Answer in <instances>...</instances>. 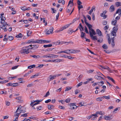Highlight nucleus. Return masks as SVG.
Segmentation results:
<instances>
[{"instance_id": "f257e3e1", "label": "nucleus", "mask_w": 121, "mask_h": 121, "mask_svg": "<svg viewBox=\"0 0 121 121\" xmlns=\"http://www.w3.org/2000/svg\"><path fill=\"white\" fill-rule=\"evenodd\" d=\"M22 109H21L20 110V112H19V113H16L14 114V118L15 121H17L18 120V118L19 117V116L21 113H24L26 112V109L25 107H23Z\"/></svg>"}, {"instance_id": "f03ea898", "label": "nucleus", "mask_w": 121, "mask_h": 121, "mask_svg": "<svg viewBox=\"0 0 121 121\" xmlns=\"http://www.w3.org/2000/svg\"><path fill=\"white\" fill-rule=\"evenodd\" d=\"M48 55H44L42 56L43 57L49 58L50 59L55 58L58 57V55H55L52 54H49Z\"/></svg>"}, {"instance_id": "7ed1b4c3", "label": "nucleus", "mask_w": 121, "mask_h": 121, "mask_svg": "<svg viewBox=\"0 0 121 121\" xmlns=\"http://www.w3.org/2000/svg\"><path fill=\"white\" fill-rule=\"evenodd\" d=\"M117 26H118L117 25L113 28L112 31L111 32V34L112 35L114 36H116V33L117 32L118 30Z\"/></svg>"}, {"instance_id": "20e7f679", "label": "nucleus", "mask_w": 121, "mask_h": 121, "mask_svg": "<svg viewBox=\"0 0 121 121\" xmlns=\"http://www.w3.org/2000/svg\"><path fill=\"white\" fill-rule=\"evenodd\" d=\"M75 104L76 103H70L69 104V105L70 106L69 109L71 110L76 109L78 106H77Z\"/></svg>"}, {"instance_id": "39448f33", "label": "nucleus", "mask_w": 121, "mask_h": 121, "mask_svg": "<svg viewBox=\"0 0 121 121\" xmlns=\"http://www.w3.org/2000/svg\"><path fill=\"white\" fill-rule=\"evenodd\" d=\"M22 54H27L29 53V51L26 47H23L21 50Z\"/></svg>"}, {"instance_id": "423d86ee", "label": "nucleus", "mask_w": 121, "mask_h": 121, "mask_svg": "<svg viewBox=\"0 0 121 121\" xmlns=\"http://www.w3.org/2000/svg\"><path fill=\"white\" fill-rule=\"evenodd\" d=\"M64 43L63 41L60 42V40H58L57 41L52 42V43L56 45L62 44Z\"/></svg>"}, {"instance_id": "0eeeda50", "label": "nucleus", "mask_w": 121, "mask_h": 121, "mask_svg": "<svg viewBox=\"0 0 121 121\" xmlns=\"http://www.w3.org/2000/svg\"><path fill=\"white\" fill-rule=\"evenodd\" d=\"M4 15V13H3L0 15V17L1 18L0 23L2 24L4 22V20H5V18L3 15Z\"/></svg>"}, {"instance_id": "6e6552de", "label": "nucleus", "mask_w": 121, "mask_h": 121, "mask_svg": "<svg viewBox=\"0 0 121 121\" xmlns=\"http://www.w3.org/2000/svg\"><path fill=\"white\" fill-rule=\"evenodd\" d=\"M56 77V76H55V75H54L53 76L52 75H50L49 77L48 78L47 80L48 81H50L54 79Z\"/></svg>"}, {"instance_id": "1a4fd4ad", "label": "nucleus", "mask_w": 121, "mask_h": 121, "mask_svg": "<svg viewBox=\"0 0 121 121\" xmlns=\"http://www.w3.org/2000/svg\"><path fill=\"white\" fill-rule=\"evenodd\" d=\"M107 12V11L106 10H105L103 11V12L101 14L100 16L104 18V19L106 18L107 16V15H105Z\"/></svg>"}, {"instance_id": "9d476101", "label": "nucleus", "mask_w": 121, "mask_h": 121, "mask_svg": "<svg viewBox=\"0 0 121 121\" xmlns=\"http://www.w3.org/2000/svg\"><path fill=\"white\" fill-rule=\"evenodd\" d=\"M69 51H70L69 52L70 53H75L78 52L80 51V50H75L74 49H69Z\"/></svg>"}, {"instance_id": "9b49d317", "label": "nucleus", "mask_w": 121, "mask_h": 121, "mask_svg": "<svg viewBox=\"0 0 121 121\" xmlns=\"http://www.w3.org/2000/svg\"><path fill=\"white\" fill-rule=\"evenodd\" d=\"M53 27H51L50 28V29L46 32V34H49L51 33H52L53 31Z\"/></svg>"}, {"instance_id": "f8f14e48", "label": "nucleus", "mask_w": 121, "mask_h": 121, "mask_svg": "<svg viewBox=\"0 0 121 121\" xmlns=\"http://www.w3.org/2000/svg\"><path fill=\"white\" fill-rule=\"evenodd\" d=\"M95 78L98 80H101L104 79V78L101 76L97 75H95Z\"/></svg>"}, {"instance_id": "ddd939ff", "label": "nucleus", "mask_w": 121, "mask_h": 121, "mask_svg": "<svg viewBox=\"0 0 121 121\" xmlns=\"http://www.w3.org/2000/svg\"><path fill=\"white\" fill-rule=\"evenodd\" d=\"M42 40L41 39H36L35 40L34 39V43H42Z\"/></svg>"}, {"instance_id": "4468645a", "label": "nucleus", "mask_w": 121, "mask_h": 121, "mask_svg": "<svg viewBox=\"0 0 121 121\" xmlns=\"http://www.w3.org/2000/svg\"><path fill=\"white\" fill-rule=\"evenodd\" d=\"M90 35L92 39L93 40H97V39L96 37L95 36H94L93 35H92V34L91 32L90 31Z\"/></svg>"}, {"instance_id": "2eb2a0df", "label": "nucleus", "mask_w": 121, "mask_h": 121, "mask_svg": "<svg viewBox=\"0 0 121 121\" xmlns=\"http://www.w3.org/2000/svg\"><path fill=\"white\" fill-rule=\"evenodd\" d=\"M39 47L38 45H32V49L36 50Z\"/></svg>"}, {"instance_id": "dca6fc26", "label": "nucleus", "mask_w": 121, "mask_h": 121, "mask_svg": "<svg viewBox=\"0 0 121 121\" xmlns=\"http://www.w3.org/2000/svg\"><path fill=\"white\" fill-rule=\"evenodd\" d=\"M109 9L110 11L111 12H112L114 11L115 9L114 6L113 5H111L109 8Z\"/></svg>"}, {"instance_id": "f3484780", "label": "nucleus", "mask_w": 121, "mask_h": 121, "mask_svg": "<svg viewBox=\"0 0 121 121\" xmlns=\"http://www.w3.org/2000/svg\"><path fill=\"white\" fill-rule=\"evenodd\" d=\"M96 32L97 34H98L99 36H101L102 35V33L101 32L99 29H97L96 30Z\"/></svg>"}, {"instance_id": "a211bd4d", "label": "nucleus", "mask_w": 121, "mask_h": 121, "mask_svg": "<svg viewBox=\"0 0 121 121\" xmlns=\"http://www.w3.org/2000/svg\"><path fill=\"white\" fill-rule=\"evenodd\" d=\"M86 25L88 28V29L89 30V33H90V31L91 32V29H92V26L91 24H89V23L86 24Z\"/></svg>"}, {"instance_id": "6ab92c4d", "label": "nucleus", "mask_w": 121, "mask_h": 121, "mask_svg": "<svg viewBox=\"0 0 121 121\" xmlns=\"http://www.w3.org/2000/svg\"><path fill=\"white\" fill-rule=\"evenodd\" d=\"M51 42L50 41H48L46 40H42V43L43 44L44 43H50Z\"/></svg>"}, {"instance_id": "aec40b11", "label": "nucleus", "mask_w": 121, "mask_h": 121, "mask_svg": "<svg viewBox=\"0 0 121 121\" xmlns=\"http://www.w3.org/2000/svg\"><path fill=\"white\" fill-rule=\"evenodd\" d=\"M54 107V106L53 105L50 104L48 105V109L49 110L52 109Z\"/></svg>"}, {"instance_id": "412c9836", "label": "nucleus", "mask_w": 121, "mask_h": 121, "mask_svg": "<svg viewBox=\"0 0 121 121\" xmlns=\"http://www.w3.org/2000/svg\"><path fill=\"white\" fill-rule=\"evenodd\" d=\"M34 39H31L28 41L27 43H34Z\"/></svg>"}, {"instance_id": "4be33fe9", "label": "nucleus", "mask_w": 121, "mask_h": 121, "mask_svg": "<svg viewBox=\"0 0 121 121\" xmlns=\"http://www.w3.org/2000/svg\"><path fill=\"white\" fill-rule=\"evenodd\" d=\"M81 37L82 39H83L84 38V37L86 35V34L84 32H81Z\"/></svg>"}, {"instance_id": "5701e85b", "label": "nucleus", "mask_w": 121, "mask_h": 121, "mask_svg": "<svg viewBox=\"0 0 121 121\" xmlns=\"http://www.w3.org/2000/svg\"><path fill=\"white\" fill-rule=\"evenodd\" d=\"M115 5L117 7L120 6L121 5V2H117L115 3Z\"/></svg>"}, {"instance_id": "b1692460", "label": "nucleus", "mask_w": 121, "mask_h": 121, "mask_svg": "<svg viewBox=\"0 0 121 121\" xmlns=\"http://www.w3.org/2000/svg\"><path fill=\"white\" fill-rule=\"evenodd\" d=\"M52 44H49L48 45H43V47L45 48H47V47H51L52 46Z\"/></svg>"}, {"instance_id": "393cba45", "label": "nucleus", "mask_w": 121, "mask_h": 121, "mask_svg": "<svg viewBox=\"0 0 121 121\" xmlns=\"http://www.w3.org/2000/svg\"><path fill=\"white\" fill-rule=\"evenodd\" d=\"M103 48L104 49H107L108 48V47L107 45L105 44H104L102 46Z\"/></svg>"}, {"instance_id": "a878e982", "label": "nucleus", "mask_w": 121, "mask_h": 121, "mask_svg": "<svg viewBox=\"0 0 121 121\" xmlns=\"http://www.w3.org/2000/svg\"><path fill=\"white\" fill-rule=\"evenodd\" d=\"M65 29V27H64L63 26H62V27L60 28L59 30L57 31V32H59L60 31H62L63 30Z\"/></svg>"}, {"instance_id": "bb28decb", "label": "nucleus", "mask_w": 121, "mask_h": 121, "mask_svg": "<svg viewBox=\"0 0 121 121\" xmlns=\"http://www.w3.org/2000/svg\"><path fill=\"white\" fill-rule=\"evenodd\" d=\"M28 50L29 51V49H32V45L31 44L26 47Z\"/></svg>"}, {"instance_id": "cd10ccee", "label": "nucleus", "mask_w": 121, "mask_h": 121, "mask_svg": "<svg viewBox=\"0 0 121 121\" xmlns=\"http://www.w3.org/2000/svg\"><path fill=\"white\" fill-rule=\"evenodd\" d=\"M32 32L31 31L29 30H27V35L28 37L29 36L32 34Z\"/></svg>"}, {"instance_id": "c85d7f7f", "label": "nucleus", "mask_w": 121, "mask_h": 121, "mask_svg": "<svg viewBox=\"0 0 121 121\" xmlns=\"http://www.w3.org/2000/svg\"><path fill=\"white\" fill-rule=\"evenodd\" d=\"M55 62H63L64 61L63 60L59 59H55Z\"/></svg>"}, {"instance_id": "c756f323", "label": "nucleus", "mask_w": 121, "mask_h": 121, "mask_svg": "<svg viewBox=\"0 0 121 121\" xmlns=\"http://www.w3.org/2000/svg\"><path fill=\"white\" fill-rule=\"evenodd\" d=\"M22 34L20 33L18 35H17L16 36V37L17 38H22Z\"/></svg>"}, {"instance_id": "7c9ffc66", "label": "nucleus", "mask_w": 121, "mask_h": 121, "mask_svg": "<svg viewBox=\"0 0 121 121\" xmlns=\"http://www.w3.org/2000/svg\"><path fill=\"white\" fill-rule=\"evenodd\" d=\"M117 22V21L116 20H115L113 21H112V22L111 23L114 26H115Z\"/></svg>"}, {"instance_id": "2f4dec72", "label": "nucleus", "mask_w": 121, "mask_h": 121, "mask_svg": "<svg viewBox=\"0 0 121 121\" xmlns=\"http://www.w3.org/2000/svg\"><path fill=\"white\" fill-rule=\"evenodd\" d=\"M23 107L21 105H19V107L17 108V110L15 112V113H17L18 112V111L19 110H21V108H22V107Z\"/></svg>"}, {"instance_id": "473e14b6", "label": "nucleus", "mask_w": 121, "mask_h": 121, "mask_svg": "<svg viewBox=\"0 0 121 121\" xmlns=\"http://www.w3.org/2000/svg\"><path fill=\"white\" fill-rule=\"evenodd\" d=\"M14 39V37L12 36H8V39L10 41L13 40Z\"/></svg>"}, {"instance_id": "72a5a7b5", "label": "nucleus", "mask_w": 121, "mask_h": 121, "mask_svg": "<svg viewBox=\"0 0 121 121\" xmlns=\"http://www.w3.org/2000/svg\"><path fill=\"white\" fill-rule=\"evenodd\" d=\"M35 65H30L28 67V69H31L32 68H34L35 67Z\"/></svg>"}, {"instance_id": "f704fd0d", "label": "nucleus", "mask_w": 121, "mask_h": 121, "mask_svg": "<svg viewBox=\"0 0 121 121\" xmlns=\"http://www.w3.org/2000/svg\"><path fill=\"white\" fill-rule=\"evenodd\" d=\"M96 115L95 114H92L88 116L87 117V119H90L91 118L93 117L94 116H95Z\"/></svg>"}, {"instance_id": "c9c22d12", "label": "nucleus", "mask_w": 121, "mask_h": 121, "mask_svg": "<svg viewBox=\"0 0 121 121\" xmlns=\"http://www.w3.org/2000/svg\"><path fill=\"white\" fill-rule=\"evenodd\" d=\"M83 19L84 20L85 23L86 25V24H87L88 23L87 22V20L86 19V17H85V16L84 15H83Z\"/></svg>"}, {"instance_id": "e433bc0d", "label": "nucleus", "mask_w": 121, "mask_h": 121, "mask_svg": "<svg viewBox=\"0 0 121 121\" xmlns=\"http://www.w3.org/2000/svg\"><path fill=\"white\" fill-rule=\"evenodd\" d=\"M110 96L109 95H108V96L104 95L103 96L102 98H105L106 99H110Z\"/></svg>"}, {"instance_id": "4c0bfd02", "label": "nucleus", "mask_w": 121, "mask_h": 121, "mask_svg": "<svg viewBox=\"0 0 121 121\" xmlns=\"http://www.w3.org/2000/svg\"><path fill=\"white\" fill-rule=\"evenodd\" d=\"M54 48H48L47 49H46V50H45V51L46 52H50V51H52V50H53V49H54Z\"/></svg>"}, {"instance_id": "58836bf2", "label": "nucleus", "mask_w": 121, "mask_h": 121, "mask_svg": "<svg viewBox=\"0 0 121 121\" xmlns=\"http://www.w3.org/2000/svg\"><path fill=\"white\" fill-rule=\"evenodd\" d=\"M72 87H69V86L67 87H66L65 90V91H67L71 90L72 88Z\"/></svg>"}, {"instance_id": "ea45409f", "label": "nucleus", "mask_w": 121, "mask_h": 121, "mask_svg": "<svg viewBox=\"0 0 121 121\" xmlns=\"http://www.w3.org/2000/svg\"><path fill=\"white\" fill-rule=\"evenodd\" d=\"M73 32V30H72L71 28H69L68 31V33L69 34H71Z\"/></svg>"}, {"instance_id": "a19ab883", "label": "nucleus", "mask_w": 121, "mask_h": 121, "mask_svg": "<svg viewBox=\"0 0 121 121\" xmlns=\"http://www.w3.org/2000/svg\"><path fill=\"white\" fill-rule=\"evenodd\" d=\"M97 42H99L100 43H101L103 41V39L102 38H99V39H98L97 40Z\"/></svg>"}, {"instance_id": "79ce46f5", "label": "nucleus", "mask_w": 121, "mask_h": 121, "mask_svg": "<svg viewBox=\"0 0 121 121\" xmlns=\"http://www.w3.org/2000/svg\"><path fill=\"white\" fill-rule=\"evenodd\" d=\"M91 33H92V34L93 35H95L96 34L95 32L94 31L93 29H91Z\"/></svg>"}, {"instance_id": "37998d69", "label": "nucleus", "mask_w": 121, "mask_h": 121, "mask_svg": "<svg viewBox=\"0 0 121 121\" xmlns=\"http://www.w3.org/2000/svg\"><path fill=\"white\" fill-rule=\"evenodd\" d=\"M108 35V43L109 44H110L111 43V39H110V37L109 35Z\"/></svg>"}, {"instance_id": "c03bdc74", "label": "nucleus", "mask_w": 121, "mask_h": 121, "mask_svg": "<svg viewBox=\"0 0 121 121\" xmlns=\"http://www.w3.org/2000/svg\"><path fill=\"white\" fill-rule=\"evenodd\" d=\"M109 116H105L104 117V118L105 120H110L109 119Z\"/></svg>"}, {"instance_id": "a18cd8bd", "label": "nucleus", "mask_w": 121, "mask_h": 121, "mask_svg": "<svg viewBox=\"0 0 121 121\" xmlns=\"http://www.w3.org/2000/svg\"><path fill=\"white\" fill-rule=\"evenodd\" d=\"M103 98L102 97H99L97 98L96 99V101H101L102 100V99Z\"/></svg>"}, {"instance_id": "49530a36", "label": "nucleus", "mask_w": 121, "mask_h": 121, "mask_svg": "<svg viewBox=\"0 0 121 121\" xmlns=\"http://www.w3.org/2000/svg\"><path fill=\"white\" fill-rule=\"evenodd\" d=\"M73 0H70L69 1L68 4V5L67 6V8H68L69 7V4H71L72 3H73Z\"/></svg>"}, {"instance_id": "de8ad7c7", "label": "nucleus", "mask_w": 121, "mask_h": 121, "mask_svg": "<svg viewBox=\"0 0 121 121\" xmlns=\"http://www.w3.org/2000/svg\"><path fill=\"white\" fill-rule=\"evenodd\" d=\"M121 12V9H118L116 12V13L115 14H114V16H115L116 14L118 13L119 12Z\"/></svg>"}, {"instance_id": "09e8293b", "label": "nucleus", "mask_w": 121, "mask_h": 121, "mask_svg": "<svg viewBox=\"0 0 121 121\" xmlns=\"http://www.w3.org/2000/svg\"><path fill=\"white\" fill-rule=\"evenodd\" d=\"M78 11H79L80 10V9L82 8H83V6L82 5H78Z\"/></svg>"}, {"instance_id": "8fccbe9b", "label": "nucleus", "mask_w": 121, "mask_h": 121, "mask_svg": "<svg viewBox=\"0 0 121 121\" xmlns=\"http://www.w3.org/2000/svg\"><path fill=\"white\" fill-rule=\"evenodd\" d=\"M17 78V76H15L13 77H9L8 78V79L9 80H11L12 79H13L15 78Z\"/></svg>"}, {"instance_id": "3c124183", "label": "nucleus", "mask_w": 121, "mask_h": 121, "mask_svg": "<svg viewBox=\"0 0 121 121\" xmlns=\"http://www.w3.org/2000/svg\"><path fill=\"white\" fill-rule=\"evenodd\" d=\"M69 49L66 50L64 51H62V53H65L68 54H69V53L68 52V51H69Z\"/></svg>"}, {"instance_id": "603ef678", "label": "nucleus", "mask_w": 121, "mask_h": 121, "mask_svg": "<svg viewBox=\"0 0 121 121\" xmlns=\"http://www.w3.org/2000/svg\"><path fill=\"white\" fill-rule=\"evenodd\" d=\"M107 78L108 79V80H111L112 81L113 79L112 78H111L109 76H107Z\"/></svg>"}, {"instance_id": "864d4df0", "label": "nucleus", "mask_w": 121, "mask_h": 121, "mask_svg": "<svg viewBox=\"0 0 121 121\" xmlns=\"http://www.w3.org/2000/svg\"><path fill=\"white\" fill-rule=\"evenodd\" d=\"M58 108L60 109H64L65 108L64 107L62 106L61 105H59V106Z\"/></svg>"}, {"instance_id": "5fc2aeb1", "label": "nucleus", "mask_w": 121, "mask_h": 121, "mask_svg": "<svg viewBox=\"0 0 121 121\" xmlns=\"http://www.w3.org/2000/svg\"><path fill=\"white\" fill-rule=\"evenodd\" d=\"M71 24V23L69 24H67L66 25H65L64 26H63L64 27H65V29L68 28V27Z\"/></svg>"}, {"instance_id": "6e6d98bb", "label": "nucleus", "mask_w": 121, "mask_h": 121, "mask_svg": "<svg viewBox=\"0 0 121 121\" xmlns=\"http://www.w3.org/2000/svg\"><path fill=\"white\" fill-rule=\"evenodd\" d=\"M28 113H25L21 115V117H26L27 116V114Z\"/></svg>"}, {"instance_id": "4d7b16f0", "label": "nucleus", "mask_w": 121, "mask_h": 121, "mask_svg": "<svg viewBox=\"0 0 121 121\" xmlns=\"http://www.w3.org/2000/svg\"><path fill=\"white\" fill-rule=\"evenodd\" d=\"M85 31L86 32V33L88 34L89 32H88V30L86 26H85Z\"/></svg>"}, {"instance_id": "13d9d810", "label": "nucleus", "mask_w": 121, "mask_h": 121, "mask_svg": "<svg viewBox=\"0 0 121 121\" xmlns=\"http://www.w3.org/2000/svg\"><path fill=\"white\" fill-rule=\"evenodd\" d=\"M70 99H71L70 98L67 99L65 100V102L67 103H68L70 101Z\"/></svg>"}, {"instance_id": "bf43d9fd", "label": "nucleus", "mask_w": 121, "mask_h": 121, "mask_svg": "<svg viewBox=\"0 0 121 121\" xmlns=\"http://www.w3.org/2000/svg\"><path fill=\"white\" fill-rule=\"evenodd\" d=\"M99 114L100 115H103V113L101 112H96L95 114H96V115L97 114Z\"/></svg>"}, {"instance_id": "052dcab7", "label": "nucleus", "mask_w": 121, "mask_h": 121, "mask_svg": "<svg viewBox=\"0 0 121 121\" xmlns=\"http://www.w3.org/2000/svg\"><path fill=\"white\" fill-rule=\"evenodd\" d=\"M2 29H4L6 28L7 26L6 25L4 24H3V25H2Z\"/></svg>"}, {"instance_id": "680f3d73", "label": "nucleus", "mask_w": 121, "mask_h": 121, "mask_svg": "<svg viewBox=\"0 0 121 121\" xmlns=\"http://www.w3.org/2000/svg\"><path fill=\"white\" fill-rule=\"evenodd\" d=\"M50 95V93L49 91H48L46 93V95H45L44 97H47Z\"/></svg>"}, {"instance_id": "e2e57ef3", "label": "nucleus", "mask_w": 121, "mask_h": 121, "mask_svg": "<svg viewBox=\"0 0 121 121\" xmlns=\"http://www.w3.org/2000/svg\"><path fill=\"white\" fill-rule=\"evenodd\" d=\"M38 110H40L42 108V107L41 106H39L36 108Z\"/></svg>"}, {"instance_id": "0e129e2a", "label": "nucleus", "mask_w": 121, "mask_h": 121, "mask_svg": "<svg viewBox=\"0 0 121 121\" xmlns=\"http://www.w3.org/2000/svg\"><path fill=\"white\" fill-rule=\"evenodd\" d=\"M8 82V80H4L0 81V84H3Z\"/></svg>"}, {"instance_id": "69168bd1", "label": "nucleus", "mask_w": 121, "mask_h": 121, "mask_svg": "<svg viewBox=\"0 0 121 121\" xmlns=\"http://www.w3.org/2000/svg\"><path fill=\"white\" fill-rule=\"evenodd\" d=\"M109 28V26L108 25H107L105 26L104 29L105 30H108Z\"/></svg>"}, {"instance_id": "338daca9", "label": "nucleus", "mask_w": 121, "mask_h": 121, "mask_svg": "<svg viewBox=\"0 0 121 121\" xmlns=\"http://www.w3.org/2000/svg\"><path fill=\"white\" fill-rule=\"evenodd\" d=\"M83 75L82 74L80 75L78 78V80H80L82 77Z\"/></svg>"}, {"instance_id": "774afa93", "label": "nucleus", "mask_w": 121, "mask_h": 121, "mask_svg": "<svg viewBox=\"0 0 121 121\" xmlns=\"http://www.w3.org/2000/svg\"><path fill=\"white\" fill-rule=\"evenodd\" d=\"M103 25H106L107 24V22L106 21H103L102 23Z\"/></svg>"}]
</instances>
